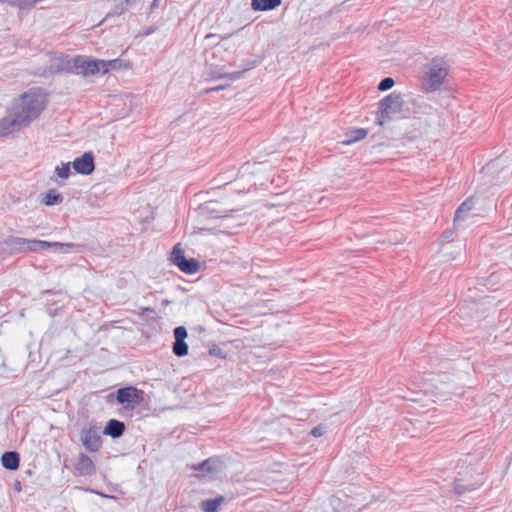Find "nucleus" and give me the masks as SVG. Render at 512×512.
I'll return each instance as SVG.
<instances>
[{"label": "nucleus", "instance_id": "ddd939ff", "mask_svg": "<svg viewBox=\"0 0 512 512\" xmlns=\"http://www.w3.org/2000/svg\"><path fill=\"white\" fill-rule=\"evenodd\" d=\"M201 213L211 218H223L228 216L227 209L221 208L219 202L208 201L200 207Z\"/></svg>", "mask_w": 512, "mask_h": 512}, {"label": "nucleus", "instance_id": "9b49d317", "mask_svg": "<svg viewBox=\"0 0 512 512\" xmlns=\"http://www.w3.org/2000/svg\"><path fill=\"white\" fill-rule=\"evenodd\" d=\"M80 61L77 63L76 73L82 76L95 75L102 71V60L88 59L85 56H77Z\"/></svg>", "mask_w": 512, "mask_h": 512}, {"label": "nucleus", "instance_id": "4be33fe9", "mask_svg": "<svg viewBox=\"0 0 512 512\" xmlns=\"http://www.w3.org/2000/svg\"><path fill=\"white\" fill-rule=\"evenodd\" d=\"M40 202L45 206H54L63 202V196L56 192V190L50 189L46 194L42 195Z\"/></svg>", "mask_w": 512, "mask_h": 512}, {"label": "nucleus", "instance_id": "a211bd4d", "mask_svg": "<svg viewBox=\"0 0 512 512\" xmlns=\"http://www.w3.org/2000/svg\"><path fill=\"white\" fill-rule=\"evenodd\" d=\"M76 470L82 476L90 475L94 471V463L88 455L81 453L76 463Z\"/></svg>", "mask_w": 512, "mask_h": 512}, {"label": "nucleus", "instance_id": "7c9ffc66", "mask_svg": "<svg viewBox=\"0 0 512 512\" xmlns=\"http://www.w3.org/2000/svg\"><path fill=\"white\" fill-rule=\"evenodd\" d=\"M8 4L12 7H16L19 10H30L28 0H9Z\"/></svg>", "mask_w": 512, "mask_h": 512}, {"label": "nucleus", "instance_id": "b1692460", "mask_svg": "<svg viewBox=\"0 0 512 512\" xmlns=\"http://www.w3.org/2000/svg\"><path fill=\"white\" fill-rule=\"evenodd\" d=\"M140 316L147 322H155L159 318L156 311L151 307L141 308Z\"/></svg>", "mask_w": 512, "mask_h": 512}, {"label": "nucleus", "instance_id": "f8f14e48", "mask_svg": "<svg viewBox=\"0 0 512 512\" xmlns=\"http://www.w3.org/2000/svg\"><path fill=\"white\" fill-rule=\"evenodd\" d=\"M22 126H27L21 117L12 108L10 114L0 120V135L6 136L18 131Z\"/></svg>", "mask_w": 512, "mask_h": 512}, {"label": "nucleus", "instance_id": "f03ea898", "mask_svg": "<svg viewBox=\"0 0 512 512\" xmlns=\"http://www.w3.org/2000/svg\"><path fill=\"white\" fill-rule=\"evenodd\" d=\"M406 102L400 93L392 92L385 96L378 103L376 112V122L380 126H384L395 115L399 114L401 118H408L412 114L410 109L405 108Z\"/></svg>", "mask_w": 512, "mask_h": 512}, {"label": "nucleus", "instance_id": "49530a36", "mask_svg": "<svg viewBox=\"0 0 512 512\" xmlns=\"http://www.w3.org/2000/svg\"><path fill=\"white\" fill-rule=\"evenodd\" d=\"M102 497H108L107 495L105 494H102V493H99Z\"/></svg>", "mask_w": 512, "mask_h": 512}, {"label": "nucleus", "instance_id": "a19ab883", "mask_svg": "<svg viewBox=\"0 0 512 512\" xmlns=\"http://www.w3.org/2000/svg\"><path fill=\"white\" fill-rule=\"evenodd\" d=\"M222 88H223V86H217V87L210 88L207 91H219Z\"/></svg>", "mask_w": 512, "mask_h": 512}, {"label": "nucleus", "instance_id": "1a4fd4ad", "mask_svg": "<svg viewBox=\"0 0 512 512\" xmlns=\"http://www.w3.org/2000/svg\"><path fill=\"white\" fill-rule=\"evenodd\" d=\"M75 247L76 245L73 243L49 242L37 239H27L26 251L38 252L52 248L55 251L66 252L67 249H72Z\"/></svg>", "mask_w": 512, "mask_h": 512}, {"label": "nucleus", "instance_id": "393cba45", "mask_svg": "<svg viewBox=\"0 0 512 512\" xmlns=\"http://www.w3.org/2000/svg\"><path fill=\"white\" fill-rule=\"evenodd\" d=\"M479 488V485L477 484V482L469 485V486H465L461 483H456L455 486H454V491L455 493L458 495V496H462L464 495L466 492H471V491H474L476 489Z\"/></svg>", "mask_w": 512, "mask_h": 512}, {"label": "nucleus", "instance_id": "6ab92c4d", "mask_svg": "<svg viewBox=\"0 0 512 512\" xmlns=\"http://www.w3.org/2000/svg\"><path fill=\"white\" fill-rule=\"evenodd\" d=\"M282 4V0H252L251 8L254 11L274 10Z\"/></svg>", "mask_w": 512, "mask_h": 512}, {"label": "nucleus", "instance_id": "f257e3e1", "mask_svg": "<svg viewBox=\"0 0 512 512\" xmlns=\"http://www.w3.org/2000/svg\"><path fill=\"white\" fill-rule=\"evenodd\" d=\"M45 106V97L40 92L29 90L19 97L14 103L13 109L28 126L39 117Z\"/></svg>", "mask_w": 512, "mask_h": 512}, {"label": "nucleus", "instance_id": "37998d69", "mask_svg": "<svg viewBox=\"0 0 512 512\" xmlns=\"http://www.w3.org/2000/svg\"><path fill=\"white\" fill-rule=\"evenodd\" d=\"M449 234H450V232H449V231H446V232L444 233V237H445V238H448V237H449Z\"/></svg>", "mask_w": 512, "mask_h": 512}, {"label": "nucleus", "instance_id": "39448f33", "mask_svg": "<svg viewBox=\"0 0 512 512\" xmlns=\"http://www.w3.org/2000/svg\"><path fill=\"white\" fill-rule=\"evenodd\" d=\"M170 261L186 274H195L199 271L200 263L195 258H186L180 243H177L170 254Z\"/></svg>", "mask_w": 512, "mask_h": 512}, {"label": "nucleus", "instance_id": "0eeeda50", "mask_svg": "<svg viewBox=\"0 0 512 512\" xmlns=\"http://www.w3.org/2000/svg\"><path fill=\"white\" fill-rule=\"evenodd\" d=\"M116 400L121 405L134 408L144 401V391L133 386L119 388L116 392Z\"/></svg>", "mask_w": 512, "mask_h": 512}, {"label": "nucleus", "instance_id": "79ce46f5", "mask_svg": "<svg viewBox=\"0 0 512 512\" xmlns=\"http://www.w3.org/2000/svg\"><path fill=\"white\" fill-rule=\"evenodd\" d=\"M169 303H170V301L167 299L162 302L163 305H168Z\"/></svg>", "mask_w": 512, "mask_h": 512}, {"label": "nucleus", "instance_id": "c85d7f7f", "mask_svg": "<svg viewBox=\"0 0 512 512\" xmlns=\"http://www.w3.org/2000/svg\"><path fill=\"white\" fill-rule=\"evenodd\" d=\"M395 84V81L392 77L383 78L378 84V90L381 92L387 91L391 89Z\"/></svg>", "mask_w": 512, "mask_h": 512}, {"label": "nucleus", "instance_id": "412c9836", "mask_svg": "<svg viewBox=\"0 0 512 512\" xmlns=\"http://www.w3.org/2000/svg\"><path fill=\"white\" fill-rule=\"evenodd\" d=\"M225 501L224 496H218L201 501L200 508L203 512H217L220 505Z\"/></svg>", "mask_w": 512, "mask_h": 512}, {"label": "nucleus", "instance_id": "c756f323", "mask_svg": "<svg viewBox=\"0 0 512 512\" xmlns=\"http://www.w3.org/2000/svg\"><path fill=\"white\" fill-rule=\"evenodd\" d=\"M499 166H500V159L491 160L489 163H487L482 168V172L485 174H492L494 171H496L498 169Z\"/></svg>", "mask_w": 512, "mask_h": 512}, {"label": "nucleus", "instance_id": "72a5a7b5", "mask_svg": "<svg viewBox=\"0 0 512 512\" xmlns=\"http://www.w3.org/2000/svg\"><path fill=\"white\" fill-rule=\"evenodd\" d=\"M311 434L314 437H320L324 434V428L321 425H318L311 430Z\"/></svg>", "mask_w": 512, "mask_h": 512}, {"label": "nucleus", "instance_id": "423d86ee", "mask_svg": "<svg viewBox=\"0 0 512 512\" xmlns=\"http://www.w3.org/2000/svg\"><path fill=\"white\" fill-rule=\"evenodd\" d=\"M80 60L77 56L71 57L67 54L61 53L60 55L54 56L50 60L49 71L53 74L69 73L75 74L77 63Z\"/></svg>", "mask_w": 512, "mask_h": 512}, {"label": "nucleus", "instance_id": "2f4dec72", "mask_svg": "<svg viewBox=\"0 0 512 512\" xmlns=\"http://www.w3.org/2000/svg\"><path fill=\"white\" fill-rule=\"evenodd\" d=\"M174 338H175V341H185L188 333H187V330L184 326H177L174 331Z\"/></svg>", "mask_w": 512, "mask_h": 512}, {"label": "nucleus", "instance_id": "cd10ccee", "mask_svg": "<svg viewBox=\"0 0 512 512\" xmlns=\"http://www.w3.org/2000/svg\"><path fill=\"white\" fill-rule=\"evenodd\" d=\"M104 64H102V74L107 73L111 69H117L120 66L121 60L120 59H113V60H102Z\"/></svg>", "mask_w": 512, "mask_h": 512}, {"label": "nucleus", "instance_id": "ea45409f", "mask_svg": "<svg viewBox=\"0 0 512 512\" xmlns=\"http://www.w3.org/2000/svg\"><path fill=\"white\" fill-rule=\"evenodd\" d=\"M14 490H15L16 492H18V493L22 490V488H21V482H15V483H14Z\"/></svg>", "mask_w": 512, "mask_h": 512}, {"label": "nucleus", "instance_id": "473e14b6", "mask_svg": "<svg viewBox=\"0 0 512 512\" xmlns=\"http://www.w3.org/2000/svg\"><path fill=\"white\" fill-rule=\"evenodd\" d=\"M127 8L120 2L116 4L113 9L107 14V16H119L123 14Z\"/></svg>", "mask_w": 512, "mask_h": 512}, {"label": "nucleus", "instance_id": "58836bf2", "mask_svg": "<svg viewBox=\"0 0 512 512\" xmlns=\"http://www.w3.org/2000/svg\"><path fill=\"white\" fill-rule=\"evenodd\" d=\"M138 0H123L121 3L128 9L129 6H132Z\"/></svg>", "mask_w": 512, "mask_h": 512}, {"label": "nucleus", "instance_id": "6e6552de", "mask_svg": "<svg viewBox=\"0 0 512 512\" xmlns=\"http://www.w3.org/2000/svg\"><path fill=\"white\" fill-rule=\"evenodd\" d=\"M81 442L86 450L97 452L103 442L99 428L95 426L83 427L81 430Z\"/></svg>", "mask_w": 512, "mask_h": 512}, {"label": "nucleus", "instance_id": "f704fd0d", "mask_svg": "<svg viewBox=\"0 0 512 512\" xmlns=\"http://www.w3.org/2000/svg\"><path fill=\"white\" fill-rule=\"evenodd\" d=\"M258 63H259L258 61H256V60H252V61H249V62H248V63H246V64H241V67H242V69H243V72H245V71H247V70H249V69H251V68L256 67V66L258 65Z\"/></svg>", "mask_w": 512, "mask_h": 512}, {"label": "nucleus", "instance_id": "dca6fc26", "mask_svg": "<svg viewBox=\"0 0 512 512\" xmlns=\"http://www.w3.org/2000/svg\"><path fill=\"white\" fill-rule=\"evenodd\" d=\"M474 207V199L473 197L467 198L456 210L454 216V224L459 223L460 221H464L469 217H473L474 214H471V210Z\"/></svg>", "mask_w": 512, "mask_h": 512}, {"label": "nucleus", "instance_id": "9d476101", "mask_svg": "<svg viewBox=\"0 0 512 512\" xmlns=\"http://www.w3.org/2000/svg\"><path fill=\"white\" fill-rule=\"evenodd\" d=\"M76 173L81 175H90L95 170V158L91 151L83 153L72 162Z\"/></svg>", "mask_w": 512, "mask_h": 512}, {"label": "nucleus", "instance_id": "a18cd8bd", "mask_svg": "<svg viewBox=\"0 0 512 512\" xmlns=\"http://www.w3.org/2000/svg\"><path fill=\"white\" fill-rule=\"evenodd\" d=\"M8 1L9 0H0V3H7L8 4Z\"/></svg>", "mask_w": 512, "mask_h": 512}, {"label": "nucleus", "instance_id": "f3484780", "mask_svg": "<svg viewBox=\"0 0 512 512\" xmlns=\"http://www.w3.org/2000/svg\"><path fill=\"white\" fill-rule=\"evenodd\" d=\"M1 465L10 471H15L20 465V454L17 451H5L1 456Z\"/></svg>", "mask_w": 512, "mask_h": 512}, {"label": "nucleus", "instance_id": "4468645a", "mask_svg": "<svg viewBox=\"0 0 512 512\" xmlns=\"http://www.w3.org/2000/svg\"><path fill=\"white\" fill-rule=\"evenodd\" d=\"M125 430L126 425L124 422L117 419H110L104 427L103 434L115 439L121 437Z\"/></svg>", "mask_w": 512, "mask_h": 512}, {"label": "nucleus", "instance_id": "4c0bfd02", "mask_svg": "<svg viewBox=\"0 0 512 512\" xmlns=\"http://www.w3.org/2000/svg\"><path fill=\"white\" fill-rule=\"evenodd\" d=\"M155 30H156V27H155V26H150V27H148L147 29H145V30L141 33V35H142V36H149V35H151L152 33H154V32H155Z\"/></svg>", "mask_w": 512, "mask_h": 512}, {"label": "nucleus", "instance_id": "7ed1b4c3", "mask_svg": "<svg viewBox=\"0 0 512 512\" xmlns=\"http://www.w3.org/2000/svg\"><path fill=\"white\" fill-rule=\"evenodd\" d=\"M450 65L442 57H434L427 64V71L423 77V88L426 92L437 91L443 83L449 73Z\"/></svg>", "mask_w": 512, "mask_h": 512}, {"label": "nucleus", "instance_id": "e433bc0d", "mask_svg": "<svg viewBox=\"0 0 512 512\" xmlns=\"http://www.w3.org/2000/svg\"><path fill=\"white\" fill-rule=\"evenodd\" d=\"M161 6V0H153L150 5V14L153 13L157 8Z\"/></svg>", "mask_w": 512, "mask_h": 512}, {"label": "nucleus", "instance_id": "5701e85b", "mask_svg": "<svg viewBox=\"0 0 512 512\" xmlns=\"http://www.w3.org/2000/svg\"><path fill=\"white\" fill-rule=\"evenodd\" d=\"M188 344L185 341H174L172 351L177 357H184L188 354Z\"/></svg>", "mask_w": 512, "mask_h": 512}, {"label": "nucleus", "instance_id": "20e7f679", "mask_svg": "<svg viewBox=\"0 0 512 512\" xmlns=\"http://www.w3.org/2000/svg\"><path fill=\"white\" fill-rule=\"evenodd\" d=\"M190 468L197 472L195 476L198 478L207 476L216 478L221 477L227 467L222 456H212L198 464L191 465Z\"/></svg>", "mask_w": 512, "mask_h": 512}, {"label": "nucleus", "instance_id": "bb28decb", "mask_svg": "<svg viewBox=\"0 0 512 512\" xmlns=\"http://www.w3.org/2000/svg\"><path fill=\"white\" fill-rule=\"evenodd\" d=\"M208 353L209 355L220 359H225L227 357L226 352L217 344L209 345Z\"/></svg>", "mask_w": 512, "mask_h": 512}, {"label": "nucleus", "instance_id": "c9c22d12", "mask_svg": "<svg viewBox=\"0 0 512 512\" xmlns=\"http://www.w3.org/2000/svg\"><path fill=\"white\" fill-rule=\"evenodd\" d=\"M243 73H244L243 70L242 71H236V72H232L230 74H227L226 76L229 79H231V80H237V79L242 77Z\"/></svg>", "mask_w": 512, "mask_h": 512}, {"label": "nucleus", "instance_id": "c03bdc74", "mask_svg": "<svg viewBox=\"0 0 512 512\" xmlns=\"http://www.w3.org/2000/svg\"><path fill=\"white\" fill-rule=\"evenodd\" d=\"M50 293H53L52 290L43 291V294H50Z\"/></svg>", "mask_w": 512, "mask_h": 512}, {"label": "nucleus", "instance_id": "a878e982", "mask_svg": "<svg viewBox=\"0 0 512 512\" xmlns=\"http://www.w3.org/2000/svg\"><path fill=\"white\" fill-rule=\"evenodd\" d=\"M55 172L60 178L68 179L71 174L70 162L62 163L60 166H56Z\"/></svg>", "mask_w": 512, "mask_h": 512}, {"label": "nucleus", "instance_id": "2eb2a0df", "mask_svg": "<svg viewBox=\"0 0 512 512\" xmlns=\"http://www.w3.org/2000/svg\"><path fill=\"white\" fill-rule=\"evenodd\" d=\"M3 244L11 254L26 252L27 238L8 236Z\"/></svg>", "mask_w": 512, "mask_h": 512}, {"label": "nucleus", "instance_id": "aec40b11", "mask_svg": "<svg viewBox=\"0 0 512 512\" xmlns=\"http://www.w3.org/2000/svg\"><path fill=\"white\" fill-rule=\"evenodd\" d=\"M368 134V129L366 128H354L350 129L346 132V140L343 141V144L349 145L364 139Z\"/></svg>", "mask_w": 512, "mask_h": 512}]
</instances>
